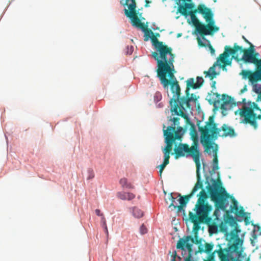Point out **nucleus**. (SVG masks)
Returning <instances> with one entry per match:
<instances>
[{
    "label": "nucleus",
    "mask_w": 261,
    "mask_h": 261,
    "mask_svg": "<svg viewBox=\"0 0 261 261\" xmlns=\"http://www.w3.org/2000/svg\"><path fill=\"white\" fill-rule=\"evenodd\" d=\"M88 176L87 177L88 179H91L94 178V173L92 169H89L88 170Z\"/></svg>",
    "instance_id": "obj_30"
},
{
    "label": "nucleus",
    "mask_w": 261,
    "mask_h": 261,
    "mask_svg": "<svg viewBox=\"0 0 261 261\" xmlns=\"http://www.w3.org/2000/svg\"><path fill=\"white\" fill-rule=\"evenodd\" d=\"M209 48H210V50L211 51V53L212 55H214L215 54V49L213 48V47L211 44L209 45Z\"/></svg>",
    "instance_id": "obj_36"
},
{
    "label": "nucleus",
    "mask_w": 261,
    "mask_h": 261,
    "mask_svg": "<svg viewBox=\"0 0 261 261\" xmlns=\"http://www.w3.org/2000/svg\"><path fill=\"white\" fill-rule=\"evenodd\" d=\"M133 214L134 216L137 218H140L143 216V212L136 207L133 208Z\"/></svg>",
    "instance_id": "obj_23"
},
{
    "label": "nucleus",
    "mask_w": 261,
    "mask_h": 261,
    "mask_svg": "<svg viewBox=\"0 0 261 261\" xmlns=\"http://www.w3.org/2000/svg\"><path fill=\"white\" fill-rule=\"evenodd\" d=\"M151 40L156 48L158 52H152V57L157 62V74L159 78L166 82V77L167 74L171 76V71L174 70L175 55L172 53V49L170 47L163 44V42L159 41L154 34L151 35Z\"/></svg>",
    "instance_id": "obj_7"
},
{
    "label": "nucleus",
    "mask_w": 261,
    "mask_h": 261,
    "mask_svg": "<svg viewBox=\"0 0 261 261\" xmlns=\"http://www.w3.org/2000/svg\"><path fill=\"white\" fill-rule=\"evenodd\" d=\"M165 201H166V202L167 203H168V200H167V199H165Z\"/></svg>",
    "instance_id": "obj_42"
},
{
    "label": "nucleus",
    "mask_w": 261,
    "mask_h": 261,
    "mask_svg": "<svg viewBox=\"0 0 261 261\" xmlns=\"http://www.w3.org/2000/svg\"><path fill=\"white\" fill-rule=\"evenodd\" d=\"M257 62H248L255 65L253 70L244 69L240 73L243 79L248 80L252 86V90L257 94V101H261V58L258 59L259 54L254 51L253 54ZM239 114L242 118V122L250 124L255 129L257 127V119H261V109L254 102H248L247 106H243L239 109Z\"/></svg>",
    "instance_id": "obj_1"
},
{
    "label": "nucleus",
    "mask_w": 261,
    "mask_h": 261,
    "mask_svg": "<svg viewBox=\"0 0 261 261\" xmlns=\"http://www.w3.org/2000/svg\"><path fill=\"white\" fill-rule=\"evenodd\" d=\"M189 15L195 27L196 31L202 36L212 35L219 29L214 25L215 21L212 10L204 5H198L197 9L191 11Z\"/></svg>",
    "instance_id": "obj_8"
},
{
    "label": "nucleus",
    "mask_w": 261,
    "mask_h": 261,
    "mask_svg": "<svg viewBox=\"0 0 261 261\" xmlns=\"http://www.w3.org/2000/svg\"><path fill=\"white\" fill-rule=\"evenodd\" d=\"M197 42H198V45L200 46L205 47L206 46L205 44L203 43L202 42V41H201V40L200 39V38H197Z\"/></svg>",
    "instance_id": "obj_34"
},
{
    "label": "nucleus",
    "mask_w": 261,
    "mask_h": 261,
    "mask_svg": "<svg viewBox=\"0 0 261 261\" xmlns=\"http://www.w3.org/2000/svg\"><path fill=\"white\" fill-rule=\"evenodd\" d=\"M213 185L209 184L206 186V189L210 195L211 200L214 202L216 209L213 214V219L214 220H218L219 217V210H222L225 211L229 204L228 198L232 200V205L230 206L231 212L234 213L238 217H244L245 213L243 208L241 207V209L238 205V201L234 198L230 196L227 193L225 189L221 186V183L219 179L217 181L214 179H212Z\"/></svg>",
    "instance_id": "obj_6"
},
{
    "label": "nucleus",
    "mask_w": 261,
    "mask_h": 261,
    "mask_svg": "<svg viewBox=\"0 0 261 261\" xmlns=\"http://www.w3.org/2000/svg\"><path fill=\"white\" fill-rule=\"evenodd\" d=\"M201 189L197 195L198 198L194 208L195 213L190 212L189 216H196L197 218L203 220L205 221V223H208L213 221L212 217L209 216L213 207L205 201L208 197L207 195L204 190Z\"/></svg>",
    "instance_id": "obj_11"
},
{
    "label": "nucleus",
    "mask_w": 261,
    "mask_h": 261,
    "mask_svg": "<svg viewBox=\"0 0 261 261\" xmlns=\"http://www.w3.org/2000/svg\"><path fill=\"white\" fill-rule=\"evenodd\" d=\"M165 126L164 125V135H171L174 140H181V138L184 134V130L181 126H177V129L175 130V127L173 126H169L167 129H164Z\"/></svg>",
    "instance_id": "obj_13"
},
{
    "label": "nucleus",
    "mask_w": 261,
    "mask_h": 261,
    "mask_svg": "<svg viewBox=\"0 0 261 261\" xmlns=\"http://www.w3.org/2000/svg\"><path fill=\"white\" fill-rule=\"evenodd\" d=\"M169 163L167 162H166V161H164L163 162V163L160 165L159 166V167H160V176H162V172L164 170V169L165 168V167L169 164Z\"/></svg>",
    "instance_id": "obj_28"
},
{
    "label": "nucleus",
    "mask_w": 261,
    "mask_h": 261,
    "mask_svg": "<svg viewBox=\"0 0 261 261\" xmlns=\"http://www.w3.org/2000/svg\"><path fill=\"white\" fill-rule=\"evenodd\" d=\"M189 219L193 223V231L194 237L191 236H185L180 238L177 241L176 248L181 250V255L184 258V261H192L194 253L193 250V244H198L200 240L198 239V232L200 228V224L205 223V221L197 218L196 216H189Z\"/></svg>",
    "instance_id": "obj_9"
},
{
    "label": "nucleus",
    "mask_w": 261,
    "mask_h": 261,
    "mask_svg": "<svg viewBox=\"0 0 261 261\" xmlns=\"http://www.w3.org/2000/svg\"><path fill=\"white\" fill-rule=\"evenodd\" d=\"M194 7V5L193 3H185V5H180L178 6V11L184 16H188L190 14L191 11H188V10H192Z\"/></svg>",
    "instance_id": "obj_17"
},
{
    "label": "nucleus",
    "mask_w": 261,
    "mask_h": 261,
    "mask_svg": "<svg viewBox=\"0 0 261 261\" xmlns=\"http://www.w3.org/2000/svg\"><path fill=\"white\" fill-rule=\"evenodd\" d=\"M118 198L121 200H131L135 198V195L130 192H119L117 193Z\"/></svg>",
    "instance_id": "obj_19"
},
{
    "label": "nucleus",
    "mask_w": 261,
    "mask_h": 261,
    "mask_svg": "<svg viewBox=\"0 0 261 261\" xmlns=\"http://www.w3.org/2000/svg\"><path fill=\"white\" fill-rule=\"evenodd\" d=\"M247 90V88H246V86H245L243 89H242L241 90V93H243L244 91H246Z\"/></svg>",
    "instance_id": "obj_39"
},
{
    "label": "nucleus",
    "mask_w": 261,
    "mask_h": 261,
    "mask_svg": "<svg viewBox=\"0 0 261 261\" xmlns=\"http://www.w3.org/2000/svg\"><path fill=\"white\" fill-rule=\"evenodd\" d=\"M203 79L202 77L197 76V82L195 83L193 78H190L187 81L186 92L187 95L189 94V90L190 88L197 89L200 88L203 84Z\"/></svg>",
    "instance_id": "obj_14"
},
{
    "label": "nucleus",
    "mask_w": 261,
    "mask_h": 261,
    "mask_svg": "<svg viewBox=\"0 0 261 261\" xmlns=\"http://www.w3.org/2000/svg\"><path fill=\"white\" fill-rule=\"evenodd\" d=\"M228 223L231 226H234L236 223V222H225L220 225L221 231L224 233L226 240L229 242L227 247L222 248L221 245H218L217 246L218 249L209 255L206 261H217L216 255L218 257L219 261H239L242 257L243 240L238 235L240 230L235 226L234 229L229 232L226 226Z\"/></svg>",
    "instance_id": "obj_3"
},
{
    "label": "nucleus",
    "mask_w": 261,
    "mask_h": 261,
    "mask_svg": "<svg viewBox=\"0 0 261 261\" xmlns=\"http://www.w3.org/2000/svg\"><path fill=\"white\" fill-rule=\"evenodd\" d=\"M154 101L156 102H159L162 99V94L160 92H156L154 95Z\"/></svg>",
    "instance_id": "obj_29"
},
{
    "label": "nucleus",
    "mask_w": 261,
    "mask_h": 261,
    "mask_svg": "<svg viewBox=\"0 0 261 261\" xmlns=\"http://www.w3.org/2000/svg\"><path fill=\"white\" fill-rule=\"evenodd\" d=\"M247 218L245 219V221H246Z\"/></svg>",
    "instance_id": "obj_44"
},
{
    "label": "nucleus",
    "mask_w": 261,
    "mask_h": 261,
    "mask_svg": "<svg viewBox=\"0 0 261 261\" xmlns=\"http://www.w3.org/2000/svg\"><path fill=\"white\" fill-rule=\"evenodd\" d=\"M249 44L250 46L248 48H243L237 43L234 44L233 48L225 46L224 53L220 55L217 62H215L208 71H204L205 77L208 76L211 80H213L218 74L216 71L217 66H221L223 68L226 65H230L231 60L229 59L230 55L238 62L243 61L245 64H247L248 62H257V61L254 58V56H253L255 51L254 46L251 43Z\"/></svg>",
    "instance_id": "obj_5"
},
{
    "label": "nucleus",
    "mask_w": 261,
    "mask_h": 261,
    "mask_svg": "<svg viewBox=\"0 0 261 261\" xmlns=\"http://www.w3.org/2000/svg\"><path fill=\"white\" fill-rule=\"evenodd\" d=\"M140 233L142 234H144L147 233V228L145 226V225L144 224H142L140 228Z\"/></svg>",
    "instance_id": "obj_31"
},
{
    "label": "nucleus",
    "mask_w": 261,
    "mask_h": 261,
    "mask_svg": "<svg viewBox=\"0 0 261 261\" xmlns=\"http://www.w3.org/2000/svg\"><path fill=\"white\" fill-rule=\"evenodd\" d=\"M221 131H223V134H220L219 133V135L218 136H221L222 137H234L236 136V134L234 132V129L231 127L228 126L227 124H224L221 128H220Z\"/></svg>",
    "instance_id": "obj_15"
},
{
    "label": "nucleus",
    "mask_w": 261,
    "mask_h": 261,
    "mask_svg": "<svg viewBox=\"0 0 261 261\" xmlns=\"http://www.w3.org/2000/svg\"><path fill=\"white\" fill-rule=\"evenodd\" d=\"M95 213L98 216H100L101 217L103 216V214L101 213L100 210L99 209H96L95 210Z\"/></svg>",
    "instance_id": "obj_35"
},
{
    "label": "nucleus",
    "mask_w": 261,
    "mask_h": 261,
    "mask_svg": "<svg viewBox=\"0 0 261 261\" xmlns=\"http://www.w3.org/2000/svg\"><path fill=\"white\" fill-rule=\"evenodd\" d=\"M179 120H180L179 118H178V117L173 118L172 119V121L173 122V125H172V126H175V127L176 126H178V125L179 124Z\"/></svg>",
    "instance_id": "obj_32"
},
{
    "label": "nucleus",
    "mask_w": 261,
    "mask_h": 261,
    "mask_svg": "<svg viewBox=\"0 0 261 261\" xmlns=\"http://www.w3.org/2000/svg\"><path fill=\"white\" fill-rule=\"evenodd\" d=\"M216 81H213L212 83L211 87L213 89L216 88Z\"/></svg>",
    "instance_id": "obj_37"
},
{
    "label": "nucleus",
    "mask_w": 261,
    "mask_h": 261,
    "mask_svg": "<svg viewBox=\"0 0 261 261\" xmlns=\"http://www.w3.org/2000/svg\"><path fill=\"white\" fill-rule=\"evenodd\" d=\"M180 36H181V34H178L177 37H180Z\"/></svg>",
    "instance_id": "obj_41"
},
{
    "label": "nucleus",
    "mask_w": 261,
    "mask_h": 261,
    "mask_svg": "<svg viewBox=\"0 0 261 261\" xmlns=\"http://www.w3.org/2000/svg\"><path fill=\"white\" fill-rule=\"evenodd\" d=\"M163 152L164 155V161L169 163L170 154L171 151L163 149Z\"/></svg>",
    "instance_id": "obj_26"
},
{
    "label": "nucleus",
    "mask_w": 261,
    "mask_h": 261,
    "mask_svg": "<svg viewBox=\"0 0 261 261\" xmlns=\"http://www.w3.org/2000/svg\"><path fill=\"white\" fill-rule=\"evenodd\" d=\"M221 100L223 101L221 107L222 109H226V107L228 105L230 107H232L233 105L236 106V102L234 101L233 99L226 94H223L222 95Z\"/></svg>",
    "instance_id": "obj_18"
},
{
    "label": "nucleus",
    "mask_w": 261,
    "mask_h": 261,
    "mask_svg": "<svg viewBox=\"0 0 261 261\" xmlns=\"http://www.w3.org/2000/svg\"><path fill=\"white\" fill-rule=\"evenodd\" d=\"M212 228H213V227H211L210 228V230H211Z\"/></svg>",
    "instance_id": "obj_43"
},
{
    "label": "nucleus",
    "mask_w": 261,
    "mask_h": 261,
    "mask_svg": "<svg viewBox=\"0 0 261 261\" xmlns=\"http://www.w3.org/2000/svg\"><path fill=\"white\" fill-rule=\"evenodd\" d=\"M168 199L169 200L171 201V203L169 204V207H171L173 206L174 208H177V206L174 205V202H175V198L173 196L172 193H170L168 195Z\"/></svg>",
    "instance_id": "obj_24"
},
{
    "label": "nucleus",
    "mask_w": 261,
    "mask_h": 261,
    "mask_svg": "<svg viewBox=\"0 0 261 261\" xmlns=\"http://www.w3.org/2000/svg\"><path fill=\"white\" fill-rule=\"evenodd\" d=\"M146 4L145 5V7H147L148 6V4L150 3L151 2L148 0H145Z\"/></svg>",
    "instance_id": "obj_38"
},
{
    "label": "nucleus",
    "mask_w": 261,
    "mask_h": 261,
    "mask_svg": "<svg viewBox=\"0 0 261 261\" xmlns=\"http://www.w3.org/2000/svg\"><path fill=\"white\" fill-rule=\"evenodd\" d=\"M192 137L193 143L191 147L186 143H179L178 146L174 148L175 159L184 156H190L192 158L196 165L197 179V182L190 194L184 196H181L180 194H178V196L180 197L178 200L180 205L177 206V210L179 212L182 210L183 207L186 206L190 198L197 190L203 188V182L200 179L199 173L201 167L200 158L201 153L199 150L198 137L195 132L192 134Z\"/></svg>",
    "instance_id": "obj_4"
},
{
    "label": "nucleus",
    "mask_w": 261,
    "mask_h": 261,
    "mask_svg": "<svg viewBox=\"0 0 261 261\" xmlns=\"http://www.w3.org/2000/svg\"><path fill=\"white\" fill-rule=\"evenodd\" d=\"M164 136H165V142L166 144V146L164 148V149L171 151L172 149L173 144L175 140H174L171 135H170V136L168 135Z\"/></svg>",
    "instance_id": "obj_20"
},
{
    "label": "nucleus",
    "mask_w": 261,
    "mask_h": 261,
    "mask_svg": "<svg viewBox=\"0 0 261 261\" xmlns=\"http://www.w3.org/2000/svg\"><path fill=\"white\" fill-rule=\"evenodd\" d=\"M175 72L174 68V70L171 71L172 76L169 74H166V82L162 80V78L159 79L164 88L168 89V86H170V90L173 94L172 97L170 100V110L172 115L181 116L185 119L187 123L193 125V124L191 122L188 116V111H191L192 107H191L190 102L192 101L196 102L197 97L194 94H190V90H189L188 95L186 91V96L180 97V87L174 75Z\"/></svg>",
    "instance_id": "obj_2"
},
{
    "label": "nucleus",
    "mask_w": 261,
    "mask_h": 261,
    "mask_svg": "<svg viewBox=\"0 0 261 261\" xmlns=\"http://www.w3.org/2000/svg\"><path fill=\"white\" fill-rule=\"evenodd\" d=\"M133 1L136 4V0H120V4L123 6H127L129 10V6L133 3Z\"/></svg>",
    "instance_id": "obj_25"
},
{
    "label": "nucleus",
    "mask_w": 261,
    "mask_h": 261,
    "mask_svg": "<svg viewBox=\"0 0 261 261\" xmlns=\"http://www.w3.org/2000/svg\"><path fill=\"white\" fill-rule=\"evenodd\" d=\"M213 149L214 159L213 161V171H215L219 169L218 166V159L217 155V151L218 149V146L217 144L212 142V147L210 149Z\"/></svg>",
    "instance_id": "obj_16"
},
{
    "label": "nucleus",
    "mask_w": 261,
    "mask_h": 261,
    "mask_svg": "<svg viewBox=\"0 0 261 261\" xmlns=\"http://www.w3.org/2000/svg\"><path fill=\"white\" fill-rule=\"evenodd\" d=\"M101 223L102 226L103 227H104V228L105 229L106 233H107V235H108V228H107V224H106V220L104 216L101 218Z\"/></svg>",
    "instance_id": "obj_27"
},
{
    "label": "nucleus",
    "mask_w": 261,
    "mask_h": 261,
    "mask_svg": "<svg viewBox=\"0 0 261 261\" xmlns=\"http://www.w3.org/2000/svg\"><path fill=\"white\" fill-rule=\"evenodd\" d=\"M136 9V4L134 3V1H133V3L129 6V10L127 9H124L125 15L131 19L133 25L141 29L144 32V41H148L149 38L151 37L153 33L150 29H148L147 26L142 23L138 17Z\"/></svg>",
    "instance_id": "obj_12"
},
{
    "label": "nucleus",
    "mask_w": 261,
    "mask_h": 261,
    "mask_svg": "<svg viewBox=\"0 0 261 261\" xmlns=\"http://www.w3.org/2000/svg\"><path fill=\"white\" fill-rule=\"evenodd\" d=\"M199 130L201 133L200 142L204 147V151L211 154L210 148L212 142L216 140L221 132V129L217 127V124L214 122V116H210L204 126H199Z\"/></svg>",
    "instance_id": "obj_10"
},
{
    "label": "nucleus",
    "mask_w": 261,
    "mask_h": 261,
    "mask_svg": "<svg viewBox=\"0 0 261 261\" xmlns=\"http://www.w3.org/2000/svg\"><path fill=\"white\" fill-rule=\"evenodd\" d=\"M214 247V245L210 243H206L204 245V250H203L202 249H199V252H205L207 253H210L212 252L213 249Z\"/></svg>",
    "instance_id": "obj_22"
},
{
    "label": "nucleus",
    "mask_w": 261,
    "mask_h": 261,
    "mask_svg": "<svg viewBox=\"0 0 261 261\" xmlns=\"http://www.w3.org/2000/svg\"><path fill=\"white\" fill-rule=\"evenodd\" d=\"M213 96H214V97H213L214 101L215 102H216V101L218 102L220 98V95L219 94L217 93H213Z\"/></svg>",
    "instance_id": "obj_33"
},
{
    "label": "nucleus",
    "mask_w": 261,
    "mask_h": 261,
    "mask_svg": "<svg viewBox=\"0 0 261 261\" xmlns=\"http://www.w3.org/2000/svg\"><path fill=\"white\" fill-rule=\"evenodd\" d=\"M119 184L123 188L126 189H133L134 186L129 182H128L127 180L125 178H121L119 180Z\"/></svg>",
    "instance_id": "obj_21"
},
{
    "label": "nucleus",
    "mask_w": 261,
    "mask_h": 261,
    "mask_svg": "<svg viewBox=\"0 0 261 261\" xmlns=\"http://www.w3.org/2000/svg\"><path fill=\"white\" fill-rule=\"evenodd\" d=\"M243 38L246 42L250 44V42L244 36H243Z\"/></svg>",
    "instance_id": "obj_40"
}]
</instances>
